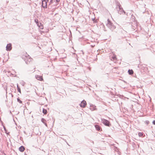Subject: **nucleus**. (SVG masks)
<instances>
[{"label": "nucleus", "instance_id": "nucleus-1", "mask_svg": "<svg viewBox=\"0 0 155 155\" xmlns=\"http://www.w3.org/2000/svg\"><path fill=\"white\" fill-rule=\"evenodd\" d=\"M106 25L112 30L115 29L116 28L115 26L114 25L109 19H108L107 20V23H106Z\"/></svg>", "mask_w": 155, "mask_h": 155}, {"label": "nucleus", "instance_id": "nucleus-2", "mask_svg": "<svg viewBox=\"0 0 155 155\" xmlns=\"http://www.w3.org/2000/svg\"><path fill=\"white\" fill-rule=\"evenodd\" d=\"M57 4L55 3V0H51L48 5V8L54 9Z\"/></svg>", "mask_w": 155, "mask_h": 155}, {"label": "nucleus", "instance_id": "nucleus-3", "mask_svg": "<svg viewBox=\"0 0 155 155\" xmlns=\"http://www.w3.org/2000/svg\"><path fill=\"white\" fill-rule=\"evenodd\" d=\"M24 60L25 61L26 63L27 64L30 63V62L32 60V59L27 54L23 57Z\"/></svg>", "mask_w": 155, "mask_h": 155}, {"label": "nucleus", "instance_id": "nucleus-4", "mask_svg": "<svg viewBox=\"0 0 155 155\" xmlns=\"http://www.w3.org/2000/svg\"><path fill=\"white\" fill-rule=\"evenodd\" d=\"M118 7L117 8V10L119 14H123V13L124 14H125V12L123 10V8L121 7L120 4L118 5Z\"/></svg>", "mask_w": 155, "mask_h": 155}, {"label": "nucleus", "instance_id": "nucleus-5", "mask_svg": "<svg viewBox=\"0 0 155 155\" xmlns=\"http://www.w3.org/2000/svg\"><path fill=\"white\" fill-rule=\"evenodd\" d=\"M101 122L105 126L110 127V125L109 122L106 119H101Z\"/></svg>", "mask_w": 155, "mask_h": 155}, {"label": "nucleus", "instance_id": "nucleus-6", "mask_svg": "<svg viewBox=\"0 0 155 155\" xmlns=\"http://www.w3.org/2000/svg\"><path fill=\"white\" fill-rule=\"evenodd\" d=\"M49 0H43L42 2V6L44 8H46L47 7V2Z\"/></svg>", "mask_w": 155, "mask_h": 155}, {"label": "nucleus", "instance_id": "nucleus-7", "mask_svg": "<svg viewBox=\"0 0 155 155\" xmlns=\"http://www.w3.org/2000/svg\"><path fill=\"white\" fill-rule=\"evenodd\" d=\"M110 58L112 61H114V62H115L116 61L117 58L116 57V56L113 54H112L110 56Z\"/></svg>", "mask_w": 155, "mask_h": 155}, {"label": "nucleus", "instance_id": "nucleus-8", "mask_svg": "<svg viewBox=\"0 0 155 155\" xmlns=\"http://www.w3.org/2000/svg\"><path fill=\"white\" fill-rule=\"evenodd\" d=\"M86 104L87 103L86 101L84 100H83L80 104V105L81 107L84 108L85 107Z\"/></svg>", "mask_w": 155, "mask_h": 155}, {"label": "nucleus", "instance_id": "nucleus-9", "mask_svg": "<svg viewBox=\"0 0 155 155\" xmlns=\"http://www.w3.org/2000/svg\"><path fill=\"white\" fill-rule=\"evenodd\" d=\"M12 49L11 45L10 44H8L6 47V50L8 51H9Z\"/></svg>", "mask_w": 155, "mask_h": 155}, {"label": "nucleus", "instance_id": "nucleus-10", "mask_svg": "<svg viewBox=\"0 0 155 155\" xmlns=\"http://www.w3.org/2000/svg\"><path fill=\"white\" fill-rule=\"evenodd\" d=\"M35 78L38 80L42 81L43 80L42 77L41 76L36 75L35 76Z\"/></svg>", "mask_w": 155, "mask_h": 155}, {"label": "nucleus", "instance_id": "nucleus-11", "mask_svg": "<svg viewBox=\"0 0 155 155\" xmlns=\"http://www.w3.org/2000/svg\"><path fill=\"white\" fill-rule=\"evenodd\" d=\"M41 122L43 123L47 127V125L46 123V120L43 118H42L41 119Z\"/></svg>", "mask_w": 155, "mask_h": 155}, {"label": "nucleus", "instance_id": "nucleus-12", "mask_svg": "<svg viewBox=\"0 0 155 155\" xmlns=\"http://www.w3.org/2000/svg\"><path fill=\"white\" fill-rule=\"evenodd\" d=\"M19 150L21 152H23L25 150V148L23 146H21L19 148Z\"/></svg>", "mask_w": 155, "mask_h": 155}, {"label": "nucleus", "instance_id": "nucleus-13", "mask_svg": "<svg viewBox=\"0 0 155 155\" xmlns=\"http://www.w3.org/2000/svg\"><path fill=\"white\" fill-rule=\"evenodd\" d=\"M128 73L130 75H131L133 74V71L132 70H129L128 71Z\"/></svg>", "mask_w": 155, "mask_h": 155}, {"label": "nucleus", "instance_id": "nucleus-14", "mask_svg": "<svg viewBox=\"0 0 155 155\" xmlns=\"http://www.w3.org/2000/svg\"><path fill=\"white\" fill-rule=\"evenodd\" d=\"M95 126L96 129L97 130L99 131L100 130V127L98 125H96Z\"/></svg>", "mask_w": 155, "mask_h": 155}, {"label": "nucleus", "instance_id": "nucleus-15", "mask_svg": "<svg viewBox=\"0 0 155 155\" xmlns=\"http://www.w3.org/2000/svg\"><path fill=\"white\" fill-rule=\"evenodd\" d=\"M40 25H39L38 24V25L39 26V28L41 29H43V26L42 25L41 23L40 24Z\"/></svg>", "mask_w": 155, "mask_h": 155}, {"label": "nucleus", "instance_id": "nucleus-16", "mask_svg": "<svg viewBox=\"0 0 155 155\" xmlns=\"http://www.w3.org/2000/svg\"><path fill=\"white\" fill-rule=\"evenodd\" d=\"M17 90H18V91L20 93H21V89L19 88V87H18V84H17Z\"/></svg>", "mask_w": 155, "mask_h": 155}, {"label": "nucleus", "instance_id": "nucleus-17", "mask_svg": "<svg viewBox=\"0 0 155 155\" xmlns=\"http://www.w3.org/2000/svg\"><path fill=\"white\" fill-rule=\"evenodd\" d=\"M47 110L46 109H45L44 108L43 109V113L45 114H47Z\"/></svg>", "mask_w": 155, "mask_h": 155}, {"label": "nucleus", "instance_id": "nucleus-18", "mask_svg": "<svg viewBox=\"0 0 155 155\" xmlns=\"http://www.w3.org/2000/svg\"><path fill=\"white\" fill-rule=\"evenodd\" d=\"M17 101L20 104H21L22 103V101L18 98H17Z\"/></svg>", "mask_w": 155, "mask_h": 155}, {"label": "nucleus", "instance_id": "nucleus-19", "mask_svg": "<svg viewBox=\"0 0 155 155\" xmlns=\"http://www.w3.org/2000/svg\"><path fill=\"white\" fill-rule=\"evenodd\" d=\"M138 134H139V136H140V137H141L142 136V135H143V134L140 132Z\"/></svg>", "mask_w": 155, "mask_h": 155}, {"label": "nucleus", "instance_id": "nucleus-20", "mask_svg": "<svg viewBox=\"0 0 155 155\" xmlns=\"http://www.w3.org/2000/svg\"><path fill=\"white\" fill-rule=\"evenodd\" d=\"M60 0H56V2H55V3H56V4H57V3H58L59 2V1Z\"/></svg>", "mask_w": 155, "mask_h": 155}, {"label": "nucleus", "instance_id": "nucleus-21", "mask_svg": "<svg viewBox=\"0 0 155 155\" xmlns=\"http://www.w3.org/2000/svg\"><path fill=\"white\" fill-rule=\"evenodd\" d=\"M92 20L94 21V22H96V21H95L94 18H93L92 19Z\"/></svg>", "mask_w": 155, "mask_h": 155}, {"label": "nucleus", "instance_id": "nucleus-22", "mask_svg": "<svg viewBox=\"0 0 155 155\" xmlns=\"http://www.w3.org/2000/svg\"><path fill=\"white\" fill-rule=\"evenodd\" d=\"M153 124H154V125H155V120H153Z\"/></svg>", "mask_w": 155, "mask_h": 155}, {"label": "nucleus", "instance_id": "nucleus-23", "mask_svg": "<svg viewBox=\"0 0 155 155\" xmlns=\"http://www.w3.org/2000/svg\"><path fill=\"white\" fill-rule=\"evenodd\" d=\"M21 83H22V84H21L23 86H24V82H21Z\"/></svg>", "mask_w": 155, "mask_h": 155}, {"label": "nucleus", "instance_id": "nucleus-24", "mask_svg": "<svg viewBox=\"0 0 155 155\" xmlns=\"http://www.w3.org/2000/svg\"><path fill=\"white\" fill-rule=\"evenodd\" d=\"M38 20H37V21H36V20H35V22L37 24L38 23Z\"/></svg>", "mask_w": 155, "mask_h": 155}, {"label": "nucleus", "instance_id": "nucleus-25", "mask_svg": "<svg viewBox=\"0 0 155 155\" xmlns=\"http://www.w3.org/2000/svg\"><path fill=\"white\" fill-rule=\"evenodd\" d=\"M4 128L5 130V128L4 127Z\"/></svg>", "mask_w": 155, "mask_h": 155}]
</instances>
